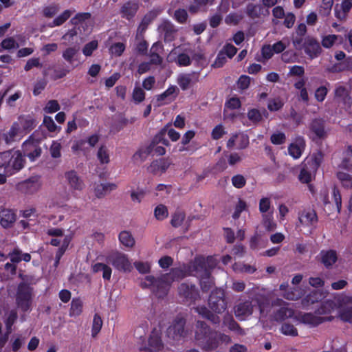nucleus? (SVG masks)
I'll return each mask as SVG.
<instances>
[{"label":"nucleus","instance_id":"obj_1","mask_svg":"<svg viewBox=\"0 0 352 352\" xmlns=\"http://www.w3.org/2000/svg\"><path fill=\"white\" fill-rule=\"evenodd\" d=\"M338 309L340 319L345 322H352V297L340 294L334 297L333 300L323 302L316 311V314L324 315L332 313Z\"/></svg>","mask_w":352,"mask_h":352},{"label":"nucleus","instance_id":"obj_2","mask_svg":"<svg viewBox=\"0 0 352 352\" xmlns=\"http://www.w3.org/2000/svg\"><path fill=\"white\" fill-rule=\"evenodd\" d=\"M265 299L263 296H258L251 300L241 302L234 307L235 316L241 320H244L253 313L254 309L258 306L261 317H265L268 311L265 310Z\"/></svg>","mask_w":352,"mask_h":352},{"label":"nucleus","instance_id":"obj_3","mask_svg":"<svg viewBox=\"0 0 352 352\" xmlns=\"http://www.w3.org/2000/svg\"><path fill=\"white\" fill-rule=\"evenodd\" d=\"M168 275L163 274L157 278L152 275L146 276L144 281L141 283V287L143 289H150L157 298H164L168 294L171 285Z\"/></svg>","mask_w":352,"mask_h":352},{"label":"nucleus","instance_id":"obj_4","mask_svg":"<svg viewBox=\"0 0 352 352\" xmlns=\"http://www.w3.org/2000/svg\"><path fill=\"white\" fill-rule=\"evenodd\" d=\"M217 264V260L213 256H208L206 258L199 257V284L204 291H206L213 285L210 273Z\"/></svg>","mask_w":352,"mask_h":352},{"label":"nucleus","instance_id":"obj_5","mask_svg":"<svg viewBox=\"0 0 352 352\" xmlns=\"http://www.w3.org/2000/svg\"><path fill=\"white\" fill-rule=\"evenodd\" d=\"M322 160L320 154H314L307 157L302 164L300 172L298 175V179L301 183L308 184L319 167Z\"/></svg>","mask_w":352,"mask_h":352},{"label":"nucleus","instance_id":"obj_6","mask_svg":"<svg viewBox=\"0 0 352 352\" xmlns=\"http://www.w3.org/2000/svg\"><path fill=\"white\" fill-rule=\"evenodd\" d=\"M33 291V288L26 283L21 282L18 285L16 302L23 312H27L31 309Z\"/></svg>","mask_w":352,"mask_h":352},{"label":"nucleus","instance_id":"obj_7","mask_svg":"<svg viewBox=\"0 0 352 352\" xmlns=\"http://www.w3.org/2000/svg\"><path fill=\"white\" fill-rule=\"evenodd\" d=\"M198 271V256L196 255L194 258L192 264H183L179 267L171 268L168 275V280L170 283L174 281H179L185 277L192 275L193 272Z\"/></svg>","mask_w":352,"mask_h":352},{"label":"nucleus","instance_id":"obj_8","mask_svg":"<svg viewBox=\"0 0 352 352\" xmlns=\"http://www.w3.org/2000/svg\"><path fill=\"white\" fill-rule=\"evenodd\" d=\"M36 131L34 132L28 140L22 144V151L24 156L29 158L32 162L35 161L41 155L42 150L40 146V139L36 138Z\"/></svg>","mask_w":352,"mask_h":352},{"label":"nucleus","instance_id":"obj_9","mask_svg":"<svg viewBox=\"0 0 352 352\" xmlns=\"http://www.w3.org/2000/svg\"><path fill=\"white\" fill-rule=\"evenodd\" d=\"M288 303L283 300L277 299L272 305L273 320L281 322L294 316V310L288 307Z\"/></svg>","mask_w":352,"mask_h":352},{"label":"nucleus","instance_id":"obj_10","mask_svg":"<svg viewBox=\"0 0 352 352\" xmlns=\"http://www.w3.org/2000/svg\"><path fill=\"white\" fill-rule=\"evenodd\" d=\"M41 186L40 177L33 176L19 182L16 184V189L23 194L33 195L40 189Z\"/></svg>","mask_w":352,"mask_h":352},{"label":"nucleus","instance_id":"obj_11","mask_svg":"<svg viewBox=\"0 0 352 352\" xmlns=\"http://www.w3.org/2000/svg\"><path fill=\"white\" fill-rule=\"evenodd\" d=\"M223 297V291L220 289H216L212 292L208 300L209 305L214 311L221 313L226 309L227 305Z\"/></svg>","mask_w":352,"mask_h":352},{"label":"nucleus","instance_id":"obj_12","mask_svg":"<svg viewBox=\"0 0 352 352\" xmlns=\"http://www.w3.org/2000/svg\"><path fill=\"white\" fill-rule=\"evenodd\" d=\"M178 292L185 302L189 304L195 302L198 297V290L195 285L188 282L182 283L178 287Z\"/></svg>","mask_w":352,"mask_h":352},{"label":"nucleus","instance_id":"obj_13","mask_svg":"<svg viewBox=\"0 0 352 352\" xmlns=\"http://www.w3.org/2000/svg\"><path fill=\"white\" fill-rule=\"evenodd\" d=\"M185 324L186 320L183 317L177 316L173 324L167 329L168 336L174 340L184 337L186 335Z\"/></svg>","mask_w":352,"mask_h":352},{"label":"nucleus","instance_id":"obj_14","mask_svg":"<svg viewBox=\"0 0 352 352\" xmlns=\"http://www.w3.org/2000/svg\"><path fill=\"white\" fill-rule=\"evenodd\" d=\"M159 32L164 36L165 42H172L175 40L177 28L168 19H163L158 26Z\"/></svg>","mask_w":352,"mask_h":352},{"label":"nucleus","instance_id":"obj_15","mask_svg":"<svg viewBox=\"0 0 352 352\" xmlns=\"http://www.w3.org/2000/svg\"><path fill=\"white\" fill-rule=\"evenodd\" d=\"M324 209L329 212L337 211L340 212L342 208V197L339 190L334 188L332 192L331 200L329 199L327 196L323 198Z\"/></svg>","mask_w":352,"mask_h":352},{"label":"nucleus","instance_id":"obj_16","mask_svg":"<svg viewBox=\"0 0 352 352\" xmlns=\"http://www.w3.org/2000/svg\"><path fill=\"white\" fill-rule=\"evenodd\" d=\"M230 342V337L225 334L210 332L207 338L206 343L203 344L202 347L206 350H212L216 349L221 343L228 344Z\"/></svg>","mask_w":352,"mask_h":352},{"label":"nucleus","instance_id":"obj_17","mask_svg":"<svg viewBox=\"0 0 352 352\" xmlns=\"http://www.w3.org/2000/svg\"><path fill=\"white\" fill-rule=\"evenodd\" d=\"M166 127H163L152 139L150 144L142 147L145 155L147 157L149 155L156 146L157 144H162L163 146H169V141L166 138Z\"/></svg>","mask_w":352,"mask_h":352},{"label":"nucleus","instance_id":"obj_18","mask_svg":"<svg viewBox=\"0 0 352 352\" xmlns=\"http://www.w3.org/2000/svg\"><path fill=\"white\" fill-rule=\"evenodd\" d=\"M12 157L8 165V170H6V173L10 175L22 169L25 164V160L20 151L12 150Z\"/></svg>","mask_w":352,"mask_h":352},{"label":"nucleus","instance_id":"obj_19","mask_svg":"<svg viewBox=\"0 0 352 352\" xmlns=\"http://www.w3.org/2000/svg\"><path fill=\"white\" fill-rule=\"evenodd\" d=\"M298 221L300 226L303 227L313 228L318 222V216L314 210L307 209L299 214Z\"/></svg>","mask_w":352,"mask_h":352},{"label":"nucleus","instance_id":"obj_20","mask_svg":"<svg viewBox=\"0 0 352 352\" xmlns=\"http://www.w3.org/2000/svg\"><path fill=\"white\" fill-rule=\"evenodd\" d=\"M138 9V3L135 1L129 0L121 6L120 14L122 18L131 21L136 15Z\"/></svg>","mask_w":352,"mask_h":352},{"label":"nucleus","instance_id":"obj_21","mask_svg":"<svg viewBox=\"0 0 352 352\" xmlns=\"http://www.w3.org/2000/svg\"><path fill=\"white\" fill-rule=\"evenodd\" d=\"M295 318L299 322L311 327L318 325L328 319L327 318L318 316L311 313H299Z\"/></svg>","mask_w":352,"mask_h":352},{"label":"nucleus","instance_id":"obj_22","mask_svg":"<svg viewBox=\"0 0 352 352\" xmlns=\"http://www.w3.org/2000/svg\"><path fill=\"white\" fill-rule=\"evenodd\" d=\"M110 260L113 267L119 271L126 272L131 269V263L124 254L117 252L111 256Z\"/></svg>","mask_w":352,"mask_h":352},{"label":"nucleus","instance_id":"obj_23","mask_svg":"<svg viewBox=\"0 0 352 352\" xmlns=\"http://www.w3.org/2000/svg\"><path fill=\"white\" fill-rule=\"evenodd\" d=\"M305 52L310 58H314L321 53L319 43L314 38H306L303 44Z\"/></svg>","mask_w":352,"mask_h":352},{"label":"nucleus","instance_id":"obj_24","mask_svg":"<svg viewBox=\"0 0 352 352\" xmlns=\"http://www.w3.org/2000/svg\"><path fill=\"white\" fill-rule=\"evenodd\" d=\"M249 144V138L248 135L239 133L233 135L228 141L227 146L230 148L235 147L237 149H243Z\"/></svg>","mask_w":352,"mask_h":352},{"label":"nucleus","instance_id":"obj_25","mask_svg":"<svg viewBox=\"0 0 352 352\" xmlns=\"http://www.w3.org/2000/svg\"><path fill=\"white\" fill-rule=\"evenodd\" d=\"M305 142L302 137H298L289 146V154L294 159H298L305 149Z\"/></svg>","mask_w":352,"mask_h":352},{"label":"nucleus","instance_id":"obj_26","mask_svg":"<svg viewBox=\"0 0 352 352\" xmlns=\"http://www.w3.org/2000/svg\"><path fill=\"white\" fill-rule=\"evenodd\" d=\"M65 177L72 189L81 190L84 188L82 180L75 170H69L65 173Z\"/></svg>","mask_w":352,"mask_h":352},{"label":"nucleus","instance_id":"obj_27","mask_svg":"<svg viewBox=\"0 0 352 352\" xmlns=\"http://www.w3.org/2000/svg\"><path fill=\"white\" fill-rule=\"evenodd\" d=\"M16 215L11 209H3L0 212V223L4 228H10L16 221Z\"/></svg>","mask_w":352,"mask_h":352},{"label":"nucleus","instance_id":"obj_28","mask_svg":"<svg viewBox=\"0 0 352 352\" xmlns=\"http://www.w3.org/2000/svg\"><path fill=\"white\" fill-rule=\"evenodd\" d=\"M170 165V162L168 159H160V160L153 161L150 166V170L154 174L159 172L163 173L166 171Z\"/></svg>","mask_w":352,"mask_h":352},{"label":"nucleus","instance_id":"obj_29","mask_svg":"<svg viewBox=\"0 0 352 352\" xmlns=\"http://www.w3.org/2000/svg\"><path fill=\"white\" fill-rule=\"evenodd\" d=\"M20 124L25 133L30 132L37 125V122L32 116H21L19 118Z\"/></svg>","mask_w":352,"mask_h":352},{"label":"nucleus","instance_id":"obj_30","mask_svg":"<svg viewBox=\"0 0 352 352\" xmlns=\"http://www.w3.org/2000/svg\"><path fill=\"white\" fill-rule=\"evenodd\" d=\"M336 98L339 100L340 102H342L346 107H349L351 104V98L349 96L347 90L340 86L335 90Z\"/></svg>","mask_w":352,"mask_h":352},{"label":"nucleus","instance_id":"obj_31","mask_svg":"<svg viewBox=\"0 0 352 352\" xmlns=\"http://www.w3.org/2000/svg\"><path fill=\"white\" fill-rule=\"evenodd\" d=\"M311 132L315 137L313 138H322L325 135L324 124L320 120H314L310 124Z\"/></svg>","mask_w":352,"mask_h":352},{"label":"nucleus","instance_id":"obj_32","mask_svg":"<svg viewBox=\"0 0 352 352\" xmlns=\"http://www.w3.org/2000/svg\"><path fill=\"white\" fill-rule=\"evenodd\" d=\"M179 89L175 85H170L163 93L157 96V101L162 102L168 98H170V101L176 98L179 94Z\"/></svg>","mask_w":352,"mask_h":352},{"label":"nucleus","instance_id":"obj_33","mask_svg":"<svg viewBox=\"0 0 352 352\" xmlns=\"http://www.w3.org/2000/svg\"><path fill=\"white\" fill-rule=\"evenodd\" d=\"M322 263L329 267L333 265L337 259V254L333 250L322 251L320 253Z\"/></svg>","mask_w":352,"mask_h":352},{"label":"nucleus","instance_id":"obj_34","mask_svg":"<svg viewBox=\"0 0 352 352\" xmlns=\"http://www.w3.org/2000/svg\"><path fill=\"white\" fill-rule=\"evenodd\" d=\"M91 268L94 273H98L100 272L101 270H104V272L102 274L103 279L105 280H109L111 279L112 270L107 264L103 263H96L92 265Z\"/></svg>","mask_w":352,"mask_h":352},{"label":"nucleus","instance_id":"obj_35","mask_svg":"<svg viewBox=\"0 0 352 352\" xmlns=\"http://www.w3.org/2000/svg\"><path fill=\"white\" fill-rule=\"evenodd\" d=\"M117 188L115 184H100L95 188V195L98 198L104 197L108 192H110Z\"/></svg>","mask_w":352,"mask_h":352},{"label":"nucleus","instance_id":"obj_36","mask_svg":"<svg viewBox=\"0 0 352 352\" xmlns=\"http://www.w3.org/2000/svg\"><path fill=\"white\" fill-rule=\"evenodd\" d=\"M73 11L70 10H65L63 12H62L60 15L56 16L53 21L49 24V26L51 28L60 26L63 25L66 21H67L71 16Z\"/></svg>","mask_w":352,"mask_h":352},{"label":"nucleus","instance_id":"obj_37","mask_svg":"<svg viewBox=\"0 0 352 352\" xmlns=\"http://www.w3.org/2000/svg\"><path fill=\"white\" fill-rule=\"evenodd\" d=\"M120 242L124 246L132 248L135 245V239L128 231H122L118 236Z\"/></svg>","mask_w":352,"mask_h":352},{"label":"nucleus","instance_id":"obj_38","mask_svg":"<svg viewBox=\"0 0 352 352\" xmlns=\"http://www.w3.org/2000/svg\"><path fill=\"white\" fill-rule=\"evenodd\" d=\"M148 349H153L155 351H160L162 349L163 344L161 338L157 334H151L148 338Z\"/></svg>","mask_w":352,"mask_h":352},{"label":"nucleus","instance_id":"obj_39","mask_svg":"<svg viewBox=\"0 0 352 352\" xmlns=\"http://www.w3.org/2000/svg\"><path fill=\"white\" fill-rule=\"evenodd\" d=\"M340 166L346 169H349L352 167V149L350 146L343 153L342 161Z\"/></svg>","mask_w":352,"mask_h":352},{"label":"nucleus","instance_id":"obj_40","mask_svg":"<svg viewBox=\"0 0 352 352\" xmlns=\"http://www.w3.org/2000/svg\"><path fill=\"white\" fill-rule=\"evenodd\" d=\"M82 311V302L80 298H73L71 302L70 316H78Z\"/></svg>","mask_w":352,"mask_h":352},{"label":"nucleus","instance_id":"obj_41","mask_svg":"<svg viewBox=\"0 0 352 352\" xmlns=\"http://www.w3.org/2000/svg\"><path fill=\"white\" fill-rule=\"evenodd\" d=\"M168 212L167 207L163 204L157 206L154 210V216L159 220L162 221L168 217Z\"/></svg>","mask_w":352,"mask_h":352},{"label":"nucleus","instance_id":"obj_42","mask_svg":"<svg viewBox=\"0 0 352 352\" xmlns=\"http://www.w3.org/2000/svg\"><path fill=\"white\" fill-rule=\"evenodd\" d=\"M186 215L184 212L177 211L171 217L170 224L174 228H178L183 223Z\"/></svg>","mask_w":352,"mask_h":352},{"label":"nucleus","instance_id":"obj_43","mask_svg":"<svg viewBox=\"0 0 352 352\" xmlns=\"http://www.w3.org/2000/svg\"><path fill=\"white\" fill-rule=\"evenodd\" d=\"M102 326V318L98 314H96L94 315V319H93V324H92V329H91L92 337L94 338L98 335V333L101 330Z\"/></svg>","mask_w":352,"mask_h":352},{"label":"nucleus","instance_id":"obj_44","mask_svg":"<svg viewBox=\"0 0 352 352\" xmlns=\"http://www.w3.org/2000/svg\"><path fill=\"white\" fill-rule=\"evenodd\" d=\"M126 45L121 42H117L111 45L109 52L115 56H120L124 52Z\"/></svg>","mask_w":352,"mask_h":352},{"label":"nucleus","instance_id":"obj_45","mask_svg":"<svg viewBox=\"0 0 352 352\" xmlns=\"http://www.w3.org/2000/svg\"><path fill=\"white\" fill-rule=\"evenodd\" d=\"M263 223L268 231H272L276 228V223L273 220L272 213L263 214Z\"/></svg>","mask_w":352,"mask_h":352},{"label":"nucleus","instance_id":"obj_46","mask_svg":"<svg viewBox=\"0 0 352 352\" xmlns=\"http://www.w3.org/2000/svg\"><path fill=\"white\" fill-rule=\"evenodd\" d=\"M233 270L236 272H245L252 274L256 271V268L252 265L243 264V263H234L232 266Z\"/></svg>","mask_w":352,"mask_h":352},{"label":"nucleus","instance_id":"obj_47","mask_svg":"<svg viewBox=\"0 0 352 352\" xmlns=\"http://www.w3.org/2000/svg\"><path fill=\"white\" fill-rule=\"evenodd\" d=\"M12 150L0 153V168H3L4 170H8V165L12 157Z\"/></svg>","mask_w":352,"mask_h":352},{"label":"nucleus","instance_id":"obj_48","mask_svg":"<svg viewBox=\"0 0 352 352\" xmlns=\"http://www.w3.org/2000/svg\"><path fill=\"white\" fill-rule=\"evenodd\" d=\"M188 17V15L187 11L182 8L176 10L173 14V19L180 24H184L186 22Z\"/></svg>","mask_w":352,"mask_h":352},{"label":"nucleus","instance_id":"obj_49","mask_svg":"<svg viewBox=\"0 0 352 352\" xmlns=\"http://www.w3.org/2000/svg\"><path fill=\"white\" fill-rule=\"evenodd\" d=\"M58 10V5L56 3H52L43 8V14L46 18H52L56 14Z\"/></svg>","mask_w":352,"mask_h":352},{"label":"nucleus","instance_id":"obj_50","mask_svg":"<svg viewBox=\"0 0 352 352\" xmlns=\"http://www.w3.org/2000/svg\"><path fill=\"white\" fill-rule=\"evenodd\" d=\"M160 13V10H151L144 16L141 21L143 23L144 25H148L150 23H152L153 21H154Z\"/></svg>","mask_w":352,"mask_h":352},{"label":"nucleus","instance_id":"obj_51","mask_svg":"<svg viewBox=\"0 0 352 352\" xmlns=\"http://www.w3.org/2000/svg\"><path fill=\"white\" fill-rule=\"evenodd\" d=\"M97 157L101 164H108L109 162V151L105 146H101L99 148Z\"/></svg>","mask_w":352,"mask_h":352},{"label":"nucleus","instance_id":"obj_52","mask_svg":"<svg viewBox=\"0 0 352 352\" xmlns=\"http://www.w3.org/2000/svg\"><path fill=\"white\" fill-rule=\"evenodd\" d=\"M337 177L344 188H349L352 186V177L350 175L343 172H338Z\"/></svg>","mask_w":352,"mask_h":352},{"label":"nucleus","instance_id":"obj_53","mask_svg":"<svg viewBox=\"0 0 352 352\" xmlns=\"http://www.w3.org/2000/svg\"><path fill=\"white\" fill-rule=\"evenodd\" d=\"M78 50L75 47H67L63 52V58L69 63L74 62V56L77 54Z\"/></svg>","mask_w":352,"mask_h":352},{"label":"nucleus","instance_id":"obj_54","mask_svg":"<svg viewBox=\"0 0 352 352\" xmlns=\"http://www.w3.org/2000/svg\"><path fill=\"white\" fill-rule=\"evenodd\" d=\"M192 81L191 75L189 74H182L179 76L177 82L182 90H186Z\"/></svg>","mask_w":352,"mask_h":352},{"label":"nucleus","instance_id":"obj_55","mask_svg":"<svg viewBox=\"0 0 352 352\" xmlns=\"http://www.w3.org/2000/svg\"><path fill=\"white\" fill-rule=\"evenodd\" d=\"M89 12H78L70 20L72 25H77L79 23L85 21L91 18Z\"/></svg>","mask_w":352,"mask_h":352},{"label":"nucleus","instance_id":"obj_56","mask_svg":"<svg viewBox=\"0 0 352 352\" xmlns=\"http://www.w3.org/2000/svg\"><path fill=\"white\" fill-rule=\"evenodd\" d=\"M98 47V42L96 40H93L85 45L82 48V53L86 56H90L92 55L94 50Z\"/></svg>","mask_w":352,"mask_h":352},{"label":"nucleus","instance_id":"obj_57","mask_svg":"<svg viewBox=\"0 0 352 352\" xmlns=\"http://www.w3.org/2000/svg\"><path fill=\"white\" fill-rule=\"evenodd\" d=\"M145 95L144 91L141 87H134L132 93V98L135 103L139 104L143 102L145 99Z\"/></svg>","mask_w":352,"mask_h":352},{"label":"nucleus","instance_id":"obj_58","mask_svg":"<svg viewBox=\"0 0 352 352\" xmlns=\"http://www.w3.org/2000/svg\"><path fill=\"white\" fill-rule=\"evenodd\" d=\"M60 109V107L57 100H50L47 102L43 110L47 113H55V112L59 111Z\"/></svg>","mask_w":352,"mask_h":352},{"label":"nucleus","instance_id":"obj_59","mask_svg":"<svg viewBox=\"0 0 352 352\" xmlns=\"http://www.w3.org/2000/svg\"><path fill=\"white\" fill-rule=\"evenodd\" d=\"M17 313L15 310H11L5 322L7 329V333H10L12 325L14 324L17 319Z\"/></svg>","mask_w":352,"mask_h":352},{"label":"nucleus","instance_id":"obj_60","mask_svg":"<svg viewBox=\"0 0 352 352\" xmlns=\"http://www.w3.org/2000/svg\"><path fill=\"white\" fill-rule=\"evenodd\" d=\"M338 36L335 34H328L322 37V45L325 48L331 47L338 41Z\"/></svg>","mask_w":352,"mask_h":352},{"label":"nucleus","instance_id":"obj_61","mask_svg":"<svg viewBox=\"0 0 352 352\" xmlns=\"http://www.w3.org/2000/svg\"><path fill=\"white\" fill-rule=\"evenodd\" d=\"M280 331L286 336H296L298 335L297 329L292 324L288 323L282 325Z\"/></svg>","mask_w":352,"mask_h":352},{"label":"nucleus","instance_id":"obj_62","mask_svg":"<svg viewBox=\"0 0 352 352\" xmlns=\"http://www.w3.org/2000/svg\"><path fill=\"white\" fill-rule=\"evenodd\" d=\"M176 63L180 67H186L190 65L191 60L188 54L185 53H181L178 54L177 57Z\"/></svg>","mask_w":352,"mask_h":352},{"label":"nucleus","instance_id":"obj_63","mask_svg":"<svg viewBox=\"0 0 352 352\" xmlns=\"http://www.w3.org/2000/svg\"><path fill=\"white\" fill-rule=\"evenodd\" d=\"M248 119L254 123H258L262 120L261 113L256 109H252L248 112Z\"/></svg>","mask_w":352,"mask_h":352},{"label":"nucleus","instance_id":"obj_64","mask_svg":"<svg viewBox=\"0 0 352 352\" xmlns=\"http://www.w3.org/2000/svg\"><path fill=\"white\" fill-rule=\"evenodd\" d=\"M283 106V102L280 98L271 99L268 102L267 108L270 111H278Z\"/></svg>","mask_w":352,"mask_h":352}]
</instances>
